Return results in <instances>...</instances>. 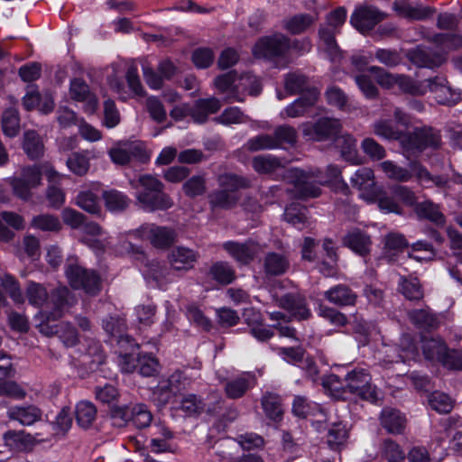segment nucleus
Wrapping results in <instances>:
<instances>
[{
	"mask_svg": "<svg viewBox=\"0 0 462 462\" xmlns=\"http://www.w3.org/2000/svg\"><path fill=\"white\" fill-rule=\"evenodd\" d=\"M288 161L271 154L254 156L253 169L259 174L272 175L281 173L283 180L293 184L292 194L296 199H306L320 195L322 183L319 170L304 171L298 168L287 169Z\"/></svg>",
	"mask_w": 462,
	"mask_h": 462,
	"instance_id": "f257e3e1",
	"label": "nucleus"
},
{
	"mask_svg": "<svg viewBox=\"0 0 462 462\" xmlns=\"http://www.w3.org/2000/svg\"><path fill=\"white\" fill-rule=\"evenodd\" d=\"M139 184L143 188L136 195L137 201L151 211L164 210L171 206L170 195L164 193L163 184L155 177L145 174L139 178Z\"/></svg>",
	"mask_w": 462,
	"mask_h": 462,
	"instance_id": "f03ea898",
	"label": "nucleus"
},
{
	"mask_svg": "<svg viewBox=\"0 0 462 462\" xmlns=\"http://www.w3.org/2000/svg\"><path fill=\"white\" fill-rule=\"evenodd\" d=\"M343 391L372 402L378 398L376 387L371 383V375L363 368L354 369L346 374Z\"/></svg>",
	"mask_w": 462,
	"mask_h": 462,
	"instance_id": "7ed1b4c3",
	"label": "nucleus"
},
{
	"mask_svg": "<svg viewBox=\"0 0 462 462\" xmlns=\"http://www.w3.org/2000/svg\"><path fill=\"white\" fill-rule=\"evenodd\" d=\"M7 183L15 197L27 201L32 198L31 190L41 185V170L37 165L23 167L20 175L8 178Z\"/></svg>",
	"mask_w": 462,
	"mask_h": 462,
	"instance_id": "20e7f679",
	"label": "nucleus"
},
{
	"mask_svg": "<svg viewBox=\"0 0 462 462\" xmlns=\"http://www.w3.org/2000/svg\"><path fill=\"white\" fill-rule=\"evenodd\" d=\"M66 275L74 289H82L90 295H96L100 291V277L93 270H88L78 263H69L66 268Z\"/></svg>",
	"mask_w": 462,
	"mask_h": 462,
	"instance_id": "39448f33",
	"label": "nucleus"
},
{
	"mask_svg": "<svg viewBox=\"0 0 462 462\" xmlns=\"http://www.w3.org/2000/svg\"><path fill=\"white\" fill-rule=\"evenodd\" d=\"M300 127L305 137L320 142L337 135L340 132L342 125L337 118L322 117L314 124L304 123Z\"/></svg>",
	"mask_w": 462,
	"mask_h": 462,
	"instance_id": "423d86ee",
	"label": "nucleus"
},
{
	"mask_svg": "<svg viewBox=\"0 0 462 462\" xmlns=\"http://www.w3.org/2000/svg\"><path fill=\"white\" fill-rule=\"evenodd\" d=\"M289 48V39L278 33L259 39L253 48V53L257 58L273 59L283 56Z\"/></svg>",
	"mask_w": 462,
	"mask_h": 462,
	"instance_id": "0eeeda50",
	"label": "nucleus"
},
{
	"mask_svg": "<svg viewBox=\"0 0 462 462\" xmlns=\"http://www.w3.org/2000/svg\"><path fill=\"white\" fill-rule=\"evenodd\" d=\"M128 235L141 239H148L154 247L159 249L169 248L173 242V234L171 228L154 224H144L139 228L130 231Z\"/></svg>",
	"mask_w": 462,
	"mask_h": 462,
	"instance_id": "6e6552de",
	"label": "nucleus"
},
{
	"mask_svg": "<svg viewBox=\"0 0 462 462\" xmlns=\"http://www.w3.org/2000/svg\"><path fill=\"white\" fill-rule=\"evenodd\" d=\"M274 300L280 308L290 312L291 316L298 320H305L311 317L306 297L301 293L290 292L275 297Z\"/></svg>",
	"mask_w": 462,
	"mask_h": 462,
	"instance_id": "1a4fd4ad",
	"label": "nucleus"
},
{
	"mask_svg": "<svg viewBox=\"0 0 462 462\" xmlns=\"http://www.w3.org/2000/svg\"><path fill=\"white\" fill-rule=\"evenodd\" d=\"M385 17L386 14L376 7L364 6L355 10L350 17V23L360 32L365 33Z\"/></svg>",
	"mask_w": 462,
	"mask_h": 462,
	"instance_id": "9d476101",
	"label": "nucleus"
},
{
	"mask_svg": "<svg viewBox=\"0 0 462 462\" xmlns=\"http://www.w3.org/2000/svg\"><path fill=\"white\" fill-rule=\"evenodd\" d=\"M223 248L239 263L248 264L261 251L258 243L247 240L245 243L228 241L223 244Z\"/></svg>",
	"mask_w": 462,
	"mask_h": 462,
	"instance_id": "9b49d317",
	"label": "nucleus"
},
{
	"mask_svg": "<svg viewBox=\"0 0 462 462\" xmlns=\"http://www.w3.org/2000/svg\"><path fill=\"white\" fill-rule=\"evenodd\" d=\"M319 91L316 88L309 89L308 92L302 94L299 98L287 106L281 113L282 118H296L303 116L312 106H315L319 99Z\"/></svg>",
	"mask_w": 462,
	"mask_h": 462,
	"instance_id": "f8f14e48",
	"label": "nucleus"
},
{
	"mask_svg": "<svg viewBox=\"0 0 462 462\" xmlns=\"http://www.w3.org/2000/svg\"><path fill=\"white\" fill-rule=\"evenodd\" d=\"M428 90L434 93L436 100L442 105L452 106L460 100V93L453 90L443 77L429 79Z\"/></svg>",
	"mask_w": 462,
	"mask_h": 462,
	"instance_id": "ddd939ff",
	"label": "nucleus"
},
{
	"mask_svg": "<svg viewBox=\"0 0 462 462\" xmlns=\"http://www.w3.org/2000/svg\"><path fill=\"white\" fill-rule=\"evenodd\" d=\"M69 95L73 100L86 103V112L92 114L97 110V98L90 92L88 85L83 79H74L70 81Z\"/></svg>",
	"mask_w": 462,
	"mask_h": 462,
	"instance_id": "4468645a",
	"label": "nucleus"
},
{
	"mask_svg": "<svg viewBox=\"0 0 462 462\" xmlns=\"http://www.w3.org/2000/svg\"><path fill=\"white\" fill-rule=\"evenodd\" d=\"M256 379L251 373H244L241 375L228 380L225 384L226 395L230 399L243 397L246 392L255 385Z\"/></svg>",
	"mask_w": 462,
	"mask_h": 462,
	"instance_id": "2eb2a0df",
	"label": "nucleus"
},
{
	"mask_svg": "<svg viewBox=\"0 0 462 462\" xmlns=\"http://www.w3.org/2000/svg\"><path fill=\"white\" fill-rule=\"evenodd\" d=\"M7 416L23 426H30L42 420V411L35 405L13 406L8 409Z\"/></svg>",
	"mask_w": 462,
	"mask_h": 462,
	"instance_id": "dca6fc26",
	"label": "nucleus"
},
{
	"mask_svg": "<svg viewBox=\"0 0 462 462\" xmlns=\"http://www.w3.org/2000/svg\"><path fill=\"white\" fill-rule=\"evenodd\" d=\"M411 169L413 171L417 180L420 183H431L433 186L447 189L450 188V180L444 175H432L425 166L418 161L411 162Z\"/></svg>",
	"mask_w": 462,
	"mask_h": 462,
	"instance_id": "f3484780",
	"label": "nucleus"
},
{
	"mask_svg": "<svg viewBox=\"0 0 462 462\" xmlns=\"http://www.w3.org/2000/svg\"><path fill=\"white\" fill-rule=\"evenodd\" d=\"M345 246L350 248L355 253L364 256L369 254L371 247L370 236L358 229L348 232L342 239Z\"/></svg>",
	"mask_w": 462,
	"mask_h": 462,
	"instance_id": "a211bd4d",
	"label": "nucleus"
},
{
	"mask_svg": "<svg viewBox=\"0 0 462 462\" xmlns=\"http://www.w3.org/2000/svg\"><path fill=\"white\" fill-rule=\"evenodd\" d=\"M421 348L424 357L433 363L441 362L445 354H447L448 346L445 341L439 337H423Z\"/></svg>",
	"mask_w": 462,
	"mask_h": 462,
	"instance_id": "6ab92c4d",
	"label": "nucleus"
},
{
	"mask_svg": "<svg viewBox=\"0 0 462 462\" xmlns=\"http://www.w3.org/2000/svg\"><path fill=\"white\" fill-rule=\"evenodd\" d=\"M335 145L339 150L341 157L353 164H359L361 158L356 148V140L349 134L336 137Z\"/></svg>",
	"mask_w": 462,
	"mask_h": 462,
	"instance_id": "aec40b11",
	"label": "nucleus"
},
{
	"mask_svg": "<svg viewBox=\"0 0 462 462\" xmlns=\"http://www.w3.org/2000/svg\"><path fill=\"white\" fill-rule=\"evenodd\" d=\"M263 271L268 276L284 274L290 268V261L283 254L271 252L263 258Z\"/></svg>",
	"mask_w": 462,
	"mask_h": 462,
	"instance_id": "412c9836",
	"label": "nucleus"
},
{
	"mask_svg": "<svg viewBox=\"0 0 462 462\" xmlns=\"http://www.w3.org/2000/svg\"><path fill=\"white\" fill-rule=\"evenodd\" d=\"M380 420L383 428L391 434L402 433L406 425L405 417L399 411L393 408L383 409L381 412Z\"/></svg>",
	"mask_w": 462,
	"mask_h": 462,
	"instance_id": "4be33fe9",
	"label": "nucleus"
},
{
	"mask_svg": "<svg viewBox=\"0 0 462 462\" xmlns=\"http://www.w3.org/2000/svg\"><path fill=\"white\" fill-rule=\"evenodd\" d=\"M325 298L337 306H352L356 301V294L346 285H336L325 291Z\"/></svg>",
	"mask_w": 462,
	"mask_h": 462,
	"instance_id": "5701e85b",
	"label": "nucleus"
},
{
	"mask_svg": "<svg viewBox=\"0 0 462 462\" xmlns=\"http://www.w3.org/2000/svg\"><path fill=\"white\" fill-rule=\"evenodd\" d=\"M240 200L238 192H229L227 189H217L208 195L211 208L229 210L236 206Z\"/></svg>",
	"mask_w": 462,
	"mask_h": 462,
	"instance_id": "b1692460",
	"label": "nucleus"
},
{
	"mask_svg": "<svg viewBox=\"0 0 462 462\" xmlns=\"http://www.w3.org/2000/svg\"><path fill=\"white\" fill-rule=\"evenodd\" d=\"M378 168L384 173V175L394 181L398 182H408L411 180L414 172L411 169V163L409 168H404L393 161H383Z\"/></svg>",
	"mask_w": 462,
	"mask_h": 462,
	"instance_id": "393cba45",
	"label": "nucleus"
},
{
	"mask_svg": "<svg viewBox=\"0 0 462 462\" xmlns=\"http://www.w3.org/2000/svg\"><path fill=\"white\" fill-rule=\"evenodd\" d=\"M75 415L78 425L82 429H89L97 416V410L89 401H80L75 408Z\"/></svg>",
	"mask_w": 462,
	"mask_h": 462,
	"instance_id": "a878e982",
	"label": "nucleus"
},
{
	"mask_svg": "<svg viewBox=\"0 0 462 462\" xmlns=\"http://www.w3.org/2000/svg\"><path fill=\"white\" fill-rule=\"evenodd\" d=\"M414 211L419 218L427 219L438 226L445 224V216L440 211L439 205L434 204L430 200L418 203Z\"/></svg>",
	"mask_w": 462,
	"mask_h": 462,
	"instance_id": "bb28decb",
	"label": "nucleus"
},
{
	"mask_svg": "<svg viewBox=\"0 0 462 462\" xmlns=\"http://www.w3.org/2000/svg\"><path fill=\"white\" fill-rule=\"evenodd\" d=\"M23 149L31 160L41 158L44 153V144L41 136L33 130L23 134Z\"/></svg>",
	"mask_w": 462,
	"mask_h": 462,
	"instance_id": "cd10ccee",
	"label": "nucleus"
},
{
	"mask_svg": "<svg viewBox=\"0 0 462 462\" xmlns=\"http://www.w3.org/2000/svg\"><path fill=\"white\" fill-rule=\"evenodd\" d=\"M220 107L221 103L216 97L199 99L197 101L192 112V118L197 123H205L208 119V116L217 112Z\"/></svg>",
	"mask_w": 462,
	"mask_h": 462,
	"instance_id": "c85d7f7f",
	"label": "nucleus"
},
{
	"mask_svg": "<svg viewBox=\"0 0 462 462\" xmlns=\"http://www.w3.org/2000/svg\"><path fill=\"white\" fill-rule=\"evenodd\" d=\"M419 134L417 127L410 132H403L401 135L400 146L403 155L410 159L421 154L420 139L418 138Z\"/></svg>",
	"mask_w": 462,
	"mask_h": 462,
	"instance_id": "c756f323",
	"label": "nucleus"
},
{
	"mask_svg": "<svg viewBox=\"0 0 462 462\" xmlns=\"http://www.w3.org/2000/svg\"><path fill=\"white\" fill-rule=\"evenodd\" d=\"M102 196L106 209L111 212H122L131 203V199L125 193L116 189L106 190Z\"/></svg>",
	"mask_w": 462,
	"mask_h": 462,
	"instance_id": "7c9ffc66",
	"label": "nucleus"
},
{
	"mask_svg": "<svg viewBox=\"0 0 462 462\" xmlns=\"http://www.w3.org/2000/svg\"><path fill=\"white\" fill-rule=\"evenodd\" d=\"M411 62L419 67L433 68L442 64L445 58L442 54H432L430 51L417 48L410 52Z\"/></svg>",
	"mask_w": 462,
	"mask_h": 462,
	"instance_id": "2f4dec72",
	"label": "nucleus"
},
{
	"mask_svg": "<svg viewBox=\"0 0 462 462\" xmlns=\"http://www.w3.org/2000/svg\"><path fill=\"white\" fill-rule=\"evenodd\" d=\"M399 291L409 300H420L424 297L421 284L416 277L401 276Z\"/></svg>",
	"mask_w": 462,
	"mask_h": 462,
	"instance_id": "473e14b6",
	"label": "nucleus"
},
{
	"mask_svg": "<svg viewBox=\"0 0 462 462\" xmlns=\"http://www.w3.org/2000/svg\"><path fill=\"white\" fill-rule=\"evenodd\" d=\"M408 318L420 328H435L439 325L438 317L429 308L411 310L408 312Z\"/></svg>",
	"mask_w": 462,
	"mask_h": 462,
	"instance_id": "72a5a7b5",
	"label": "nucleus"
},
{
	"mask_svg": "<svg viewBox=\"0 0 462 462\" xmlns=\"http://www.w3.org/2000/svg\"><path fill=\"white\" fill-rule=\"evenodd\" d=\"M51 300L54 307V312L51 313L54 319L60 318L63 310L74 303L70 291L66 287L55 289L51 295Z\"/></svg>",
	"mask_w": 462,
	"mask_h": 462,
	"instance_id": "f704fd0d",
	"label": "nucleus"
},
{
	"mask_svg": "<svg viewBox=\"0 0 462 462\" xmlns=\"http://www.w3.org/2000/svg\"><path fill=\"white\" fill-rule=\"evenodd\" d=\"M139 150V145L125 143L112 147L109 150L108 154L114 163L125 165L130 162L133 156L136 155Z\"/></svg>",
	"mask_w": 462,
	"mask_h": 462,
	"instance_id": "c9c22d12",
	"label": "nucleus"
},
{
	"mask_svg": "<svg viewBox=\"0 0 462 462\" xmlns=\"http://www.w3.org/2000/svg\"><path fill=\"white\" fill-rule=\"evenodd\" d=\"M262 406L269 419L274 421L282 419L283 409L279 395L273 393H265L262 397Z\"/></svg>",
	"mask_w": 462,
	"mask_h": 462,
	"instance_id": "e433bc0d",
	"label": "nucleus"
},
{
	"mask_svg": "<svg viewBox=\"0 0 462 462\" xmlns=\"http://www.w3.org/2000/svg\"><path fill=\"white\" fill-rule=\"evenodd\" d=\"M419 136L420 139L421 145V153L427 150H437L441 146V135L439 131L430 127V126H422L417 127Z\"/></svg>",
	"mask_w": 462,
	"mask_h": 462,
	"instance_id": "4c0bfd02",
	"label": "nucleus"
},
{
	"mask_svg": "<svg viewBox=\"0 0 462 462\" xmlns=\"http://www.w3.org/2000/svg\"><path fill=\"white\" fill-rule=\"evenodd\" d=\"M198 254L193 250L177 246L175 248V272H187L194 267Z\"/></svg>",
	"mask_w": 462,
	"mask_h": 462,
	"instance_id": "58836bf2",
	"label": "nucleus"
},
{
	"mask_svg": "<svg viewBox=\"0 0 462 462\" xmlns=\"http://www.w3.org/2000/svg\"><path fill=\"white\" fill-rule=\"evenodd\" d=\"M213 280L220 284H229L236 279V272L226 262H217L211 265L208 272Z\"/></svg>",
	"mask_w": 462,
	"mask_h": 462,
	"instance_id": "ea45409f",
	"label": "nucleus"
},
{
	"mask_svg": "<svg viewBox=\"0 0 462 462\" xmlns=\"http://www.w3.org/2000/svg\"><path fill=\"white\" fill-rule=\"evenodd\" d=\"M352 186L362 191H371L374 187V175L371 168L358 169L350 180Z\"/></svg>",
	"mask_w": 462,
	"mask_h": 462,
	"instance_id": "a19ab883",
	"label": "nucleus"
},
{
	"mask_svg": "<svg viewBox=\"0 0 462 462\" xmlns=\"http://www.w3.org/2000/svg\"><path fill=\"white\" fill-rule=\"evenodd\" d=\"M218 184L222 189H227L229 192H237L240 189L249 188L251 181L243 176L225 173L218 177Z\"/></svg>",
	"mask_w": 462,
	"mask_h": 462,
	"instance_id": "79ce46f5",
	"label": "nucleus"
},
{
	"mask_svg": "<svg viewBox=\"0 0 462 462\" xmlns=\"http://www.w3.org/2000/svg\"><path fill=\"white\" fill-rule=\"evenodd\" d=\"M31 226L46 232H59L62 228V224L56 216L41 214L32 218Z\"/></svg>",
	"mask_w": 462,
	"mask_h": 462,
	"instance_id": "37998d69",
	"label": "nucleus"
},
{
	"mask_svg": "<svg viewBox=\"0 0 462 462\" xmlns=\"http://www.w3.org/2000/svg\"><path fill=\"white\" fill-rule=\"evenodd\" d=\"M284 86L291 94H304L313 88L309 86L307 77L300 72L288 73L285 77Z\"/></svg>",
	"mask_w": 462,
	"mask_h": 462,
	"instance_id": "c03bdc74",
	"label": "nucleus"
},
{
	"mask_svg": "<svg viewBox=\"0 0 462 462\" xmlns=\"http://www.w3.org/2000/svg\"><path fill=\"white\" fill-rule=\"evenodd\" d=\"M283 217L288 223L299 228H301L309 219L307 208L296 203H292L285 208Z\"/></svg>",
	"mask_w": 462,
	"mask_h": 462,
	"instance_id": "a18cd8bd",
	"label": "nucleus"
},
{
	"mask_svg": "<svg viewBox=\"0 0 462 462\" xmlns=\"http://www.w3.org/2000/svg\"><path fill=\"white\" fill-rule=\"evenodd\" d=\"M397 85L405 93L413 96H423L429 88V79L423 81H416L408 77L398 76Z\"/></svg>",
	"mask_w": 462,
	"mask_h": 462,
	"instance_id": "49530a36",
	"label": "nucleus"
},
{
	"mask_svg": "<svg viewBox=\"0 0 462 462\" xmlns=\"http://www.w3.org/2000/svg\"><path fill=\"white\" fill-rule=\"evenodd\" d=\"M26 297L30 304L42 308L47 302L49 294L42 284L30 282L26 287Z\"/></svg>",
	"mask_w": 462,
	"mask_h": 462,
	"instance_id": "de8ad7c7",
	"label": "nucleus"
},
{
	"mask_svg": "<svg viewBox=\"0 0 462 462\" xmlns=\"http://www.w3.org/2000/svg\"><path fill=\"white\" fill-rule=\"evenodd\" d=\"M104 328L108 334L116 339L118 344L131 342V337L124 334L125 325L123 319L110 317L104 320Z\"/></svg>",
	"mask_w": 462,
	"mask_h": 462,
	"instance_id": "09e8293b",
	"label": "nucleus"
},
{
	"mask_svg": "<svg viewBox=\"0 0 462 462\" xmlns=\"http://www.w3.org/2000/svg\"><path fill=\"white\" fill-rule=\"evenodd\" d=\"M432 42L440 51L447 53L462 46V36L453 33H438L432 37Z\"/></svg>",
	"mask_w": 462,
	"mask_h": 462,
	"instance_id": "8fccbe9b",
	"label": "nucleus"
},
{
	"mask_svg": "<svg viewBox=\"0 0 462 462\" xmlns=\"http://www.w3.org/2000/svg\"><path fill=\"white\" fill-rule=\"evenodd\" d=\"M247 151L254 152L263 150H273L276 143L273 134H262L250 138L244 146Z\"/></svg>",
	"mask_w": 462,
	"mask_h": 462,
	"instance_id": "3c124183",
	"label": "nucleus"
},
{
	"mask_svg": "<svg viewBox=\"0 0 462 462\" xmlns=\"http://www.w3.org/2000/svg\"><path fill=\"white\" fill-rule=\"evenodd\" d=\"M76 204L90 214H98L101 210L98 197L90 190L79 192L76 198Z\"/></svg>",
	"mask_w": 462,
	"mask_h": 462,
	"instance_id": "603ef678",
	"label": "nucleus"
},
{
	"mask_svg": "<svg viewBox=\"0 0 462 462\" xmlns=\"http://www.w3.org/2000/svg\"><path fill=\"white\" fill-rule=\"evenodd\" d=\"M5 445L12 449H22L33 441V437L23 430H9L4 434Z\"/></svg>",
	"mask_w": 462,
	"mask_h": 462,
	"instance_id": "864d4df0",
	"label": "nucleus"
},
{
	"mask_svg": "<svg viewBox=\"0 0 462 462\" xmlns=\"http://www.w3.org/2000/svg\"><path fill=\"white\" fill-rule=\"evenodd\" d=\"M273 135L276 143V148H280L283 144L294 145L298 136L296 129L288 125H282L276 127Z\"/></svg>",
	"mask_w": 462,
	"mask_h": 462,
	"instance_id": "5fc2aeb1",
	"label": "nucleus"
},
{
	"mask_svg": "<svg viewBox=\"0 0 462 462\" xmlns=\"http://www.w3.org/2000/svg\"><path fill=\"white\" fill-rule=\"evenodd\" d=\"M379 209L383 213H394L398 215L402 214V208L397 201V199L393 194L386 191H380L376 199Z\"/></svg>",
	"mask_w": 462,
	"mask_h": 462,
	"instance_id": "6e6d98bb",
	"label": "nucleus"
},
{
	"mask_svg": "<svg viewBox=\"0 0 462 462\" xmlns=\"http://www.w3.org/2000/svg\"><path fill=\"white\" fill-rule=\"evenodd\" d=\"M3 132L6 136L14 137L20 129V118L14 108H8L3 114Z\"/></svg>",
	"mask_w": 462,
	"mask_h": 462,
	"instance_id": "4d7b16f0",
	"label": "nucleus"
},
{
	"mask_svg": "<svg viewBox=\"0 0 462 462\" xmlns=\"http://www.w3.org/2000/svg\"><path fill=\"white\" fill-rule=\"evenodd\" d=\"M66 164L69 171L78 176L85 175L89 169V160L82 152L71 153L67 159Z\"/></svg>",
	"mask_w": 462,
	"mask_h": 462,
	"instance_id": "13d9d810",
	"label": "nucleus"
},
{
	"mask_svg": "<svg viewBox=\"0 0 462 462\" xmlns=\"http://www.w3.org/2000/svg\"><path fill=\"white\" fill-rule=\"evenodd\" d=\"M247 120L248 117L236 106L226 108L220 116L214 118L215 122L224 125L243 124Z\"/></svg>",
	"mask_w": 462,
	"mask_h": 462,
	"instance_id": "bf43d9fd",
	"label": "nucleus"
},
{
	"mask_svg": "<svg viewBox=\"0 0 462 462\" xmlns=\"http://www.w3.org/2000/svg\"><path fill=\"white\" fill-rule=\"evenodd\" d=\"M133 412V407L128 405L112 406L109 411L112 424L118 428L125 426L127 422L131 421Z\"/></svg>",
	"mask_w": 462,
	"mask_h": 462,
	"instance_id": "052dcab7",
	"label": "nucleus"
},
{
	"mask_svg": "<svg viewBox=\"0 0 462 462\" xmlns=\"http://www.w3.org/2000/svg\"><path fill=\"white\" fill-rule=\"evenodd\" d=\"M373 132L382 138L387 140L401 141V135L403 132L397 130L388 120H380L373 125Z\"/></svg>",
	"mask_w": 462,
	"mask_h": 462,
	"instance_id": "680f3d73",
	"label": "nucleus"
},
{
	"mask_svg": "<svg viewBox=\"0 0 462 462\" xmlns=\"http://www.w3.org/2000/svg\"><path fill=\"white\" fill-rule=\"evenodd\" d=\"M380 450L387 462L404 461L405 455L403 450L391 439H386L383 441Z\"/></svg>",
	"mask_w": 462,
	"mask_h": 462,
	"instance_id": "e2e57ef3",
	"label": "nucleus"
},
{
	"mask_svg": "<svg viewBox=\"0 0 462 462\" xmlns=\"http://www.w3.org/2000/svg\"><path fill=\"white\" fill-rule=\"evenodd\" d=\"M325 95L329 105L344 111L348 109V97L338 87L331 86L328 88Z\"/></svg>",
	"mask_w": 462,
	"mask_h": 462,
	"instance_id": "0e129e2a",
	"label": "nucleus"
},
{
	"mask_svg": "<svg viewBox=\"0 0 462 462\" xmlns=\"http://www.w3.org/2000/svg\"><path fill=\"white\" fill-rule=\"evenodd\" d=\"M407 245L405 237L401 234L390 233L385 236L384 250L388 257L402 252Z\"/></svg>",
	"mask_w": 462,
	"mask_h": 462,
	"instance_id": "69168bd1",
	"label": "nucleus"
},
{
	"mask_svg": "<svg viewBox=\"0 0 462 462\" xmlns=\"http://www.w3.org/2000/svg\"><path fill=\"white\" fill-rule=\"evenodd\" d=\"M347 439V430L341 422L334 423L328 432V444L332 449L342 446Z\"/></svg>",
	"mask_w": 462,
	"mask_h": 462,
	"instance_id": "338daca9",
	"label": "nucleus"
},
{
	"mask_svg": "<svg viewBox=\"0 0 462 462\" xmlns=\"http://www.w3.org/2000/svg\"><path fill=\"white\" fill-rule=\"evenodd\" d=\"M430 407L439 413H448L453 408V402L450 397L441 392H434L429 397Z\"/></svg>",
	"mask_w": 462,
	"mask_h": 462,
	"instance_id": "774afa93",
	"label": "nucleus"
}]
</instances>
